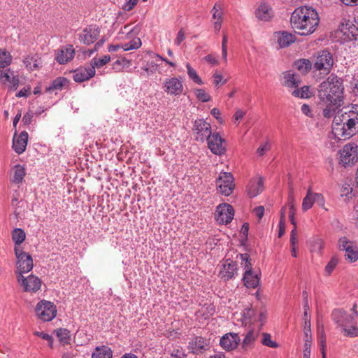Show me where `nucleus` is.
I'll return each instance as SVG.
<instances>
[{
	"label": "nucleus",
	"instance_id": "f257e3e1",
	"mask_svg": "<svg viewBox=\"0 0 358 358\" xmlns=\"http://www.w3.org/2000/svg\"><path fill=\"white\" fill-rule=\"evenodd\" d=\"M318 98L324 106L322 115L332 117L343 104L344 87L343 80L331 74L318 86Z\"/></svg>",
	"mask_w": 358,
	"mask_h": 358
},
{
	"label": "nucleus",
	"instance_id": "f03ea898",
	"mask_svg": "<svg viewBox=\"0 0 358 358\" xmlns=\"http://www.w3.org/2000/svg\"><path fill=\"white\" fill-rule=\"evenodd\" d=\"M317 10L310 6H300L294 9L290 17V24L294 32L301 36L314 33L319 24Z\"/></svg>",
	"mask_w": 358,
	"mask_h": 358
},
{
	"label": "nucleus",
	"instance_id": "7ed1b4c3",
	"mask_svg": "<svg viewBox=\"0 0 358 358\" xmlns=\"http://www.w3.org/2000/svg\"><path fill=\"white\" fill-rule=\"evenodd\" d=\"M313 72H318L320 76V78H322L329 75L332 69L333 55L327 50L319 51L313 57Z\"/></svg>",
	"mask_w": 358,
	"mask_h": 358
},
{
	"label": "nucleus",
	"instance_id": "20e7f679",
	"mask_svg": "<svg viewBox=\"0 0 358 358\" xmlns=\"http://www.w3.org/2000/svg\"><path fill=\"white\" fill-rule=\"evenodd\" d=\"M345 124H347V136L352 137L358 131V105H352L344 112Z\"/></svg>",
	"mask_w": 358,
	"mask_h": 358
},
{
	"label": "nucleus",
	"instance_id": "39448f33",
	"mask_svg": "<svg viewBox=\"0 0 358 358\" xmlns=\"http://www.w3.org/2000/svg\"><path fill=\"white\" fill-rule=\"evenodd\" d=\"M35 311L38 318L44 322L51 321L57 315L55 305L52 302L45 300H42L38 303Z\"/></svg>",
	"mask_w": 358,
	"mask_h": 358
},
{
	"label": "nucleus",
	"instance_id": "423d86ee",
	"mask_svg": "<svg viewBox=\"0 0 358 358\" xmlns=\"http://www.w3.org/2000/svg\"><path fill=\"white\" fill-rule=\"evenodd\" d=\"M340 164L343 166L354 164L358 160V146L353 143L346 144L340 151Z\"/></svg>",
	"mask_w": 358,
	"mask_h": 358
},
{
	"label": "nucleus",
	"instance_id": "0eeeda50",
	"mask_svg": "<svg viewBox=\"0 0 358 358\" xmlns=\"http://www.w3.org/2000/svg\"><path fill=\"white\" fill-rule=\"evenodd\" d=\"M331 320L336 324V328L348 327L349 324H352L357 317V314L349 315L341 308L334 309L331 315Z\"/></svg>",
	"mask_w": 358,
	"mask_h": 358
},
{
	"label": "nucleus",
	"instance_id": "6e6552de",
	"mask_svg": "<svg viewBox=\"0 0 358 358\" xmlns=\"http://www.w3.org/2000/svg\"><path fill=\"white\" fill-rule=\"evenodd\" d=\"M338 247L340 250L345 252V257L349 262H355L358 259V247L347 237L343 236L339 238Z\"/></svg>",
	"mask_w": 358,
	"mask_h": 358
},
{
	"label": "nucleus",
	"instance_id": "1a4fd4ad",
	"mask_svg": "<svg viewBox=\"0 0 358 358\" xmlns=\"http://www.w3.org/2000/svg\"><path fill=\"white\" fill-rule=\"evenodd\" d=\"M193 131L195 134V140L204 142L211 136V126L210 123L203 119L196 120L193 124Z\"/></svg>",
	"mask_w": 358,
	"mask_h": 358
},
{
	"label": "nucleus",
	"instance_id": "9d476101",
	"mask_svg": "<svg viewBox=\"0 0 358 358\" xmlns=\"http://www.w3.org/2000/svg\"><path fill=\"white\" fill-rule=\"evenodd\" d=\"M234 180L231 173L221 172L216 181L220 192L224 196L230 195L235 187Z\"/></svg>",
	"mask_w": 358,
	"mask_h": 358
},
{
	"label": "nucleus",
	"instance_id": "9b49d317",
	"mask_svg": "<svg viewBox=\"0 0 358 358\" xmlns=\"http://www.w3.org/2000/svg\"><path fill=\"white\" fill-rule=\"evenodd\" d=\"M234 210L231 205L223 203L217 206L215 217L219 224H227L230 223L234 218Z\"/></svg>",
	"mask_w": 358,
	"mask_h": 358
},
{
	"label": "nucleus",
	"instance_id": "f8f14e48",
	"mask_svg": "<svg viewBox=\"0 0 358 358\" xmlns=\"http://www.w3.org/2000/svg\"><path fill=\"white\" fill-rule=\"evenodd\" d=\"M163 90L169 95L179 96L183 93L184 87L182 80L177 77L167 78L162 85Z\"/></svg>",
	"mask_w": 358,
	"mask_h": 358
},
{
	"label": "nucleus",
	"instance_id": "ddd939ff",
	"mask_svg": "<svg viewBox=\"0 0 358 358\" xmlns=\"http://www.w3.org/2000/svg\"><path fill=\"white\" fill-rule=\"evenodd\" d=\"M334 117L332 123V134L334 135L335 138L338 140L348 139L347 136V124H345L344 113L341 115H334Z\"/></svg>",
	"mask_w": 358,
	"mask_h": 358
},
{
	"label": "nucleus",
	"instance_id": "4468645a",
	"mask_svg": "<svg viewBox=\"0 0 358 358\" xmlns=\"http://www.w3.org/2000/svg\"><path fill=\"white\" fill-rule=\"evenodd\" d=\"M210 348V340L202 336H195L188 343L189 352L196 355L204 353Z\"/></svg>",
	"mask_w": 358,
	"mask_h": 358
},
{
	"label": "nucleus",
	"instance_id": "2eb2a0df",
	"mask_svg": "<svg viewBox=\"0 0 358 358\" xmlns=\"http://www.w3.org/2000/svg\"><path fill=\"white\" fill-rule=\"evenodd\" d=\"M100 31V28L97 25H88L78 34L79 40L85 45L92 44L97 39Z\"/></svg>",
	"mask_w": 358,
	"mask_h": 358
},
{
	"label": "nucleus",
	"instance_id": "dca6fc26",
	"mask_svg": "<svg viewBox=\"0 0 358 358\" xmlns=\"http://www.w3.org/2000/svg\"><path fill=\"white\" fill-rule=\"evenodd\" d=\"M207 142L208 148L214 155H222L225 152V140L220 136L219 133H213L208 138Z\"/></svg>",
	"mask_w": 358,
	"mask_h": 358
},
{
	"label": "nucleus",
	"instance_id": "f3484780",
	"mask_svg": "<svg viewBox=\"0 0 358 358\" xmlns=\"http://www.w3.org/2000/svg\"><path fill=\"white\" fill-rule=\"evenodd\" d=\"M17 280L25 292H36L41 286V280L34 275H30L27 278H24L22 275H18Z\"/></svg>",
	"mask_w": 358,
	"mask_h": 358
},
{
	"label": "nucleus",
	"instance_id": "a211bd4d",
	"mask_svg": "<svg viewBox=\"0 0 358 358\" xmlns=\"http://www.w3.org/2000/svg\"><path fill=\"white\" fill-rule=\"evenodd\" d=\"M17 273L19 275L29 272L33 268V259L31 256L27 252L17 253Z\"/></svg>",
	"mask_w": 358,
	"mask_h": 358
},
{
	"label": "nucleus",
	"instance_id": "6ab92c4d",
	"mask_svg": "<svg viewBox=\"0 0 358 358\" xmlns=\"http://www.w3.org/2000/svg\"><path fill=\"white\" fill-rule=\"evenodd\" d=\"M240 337L236 333H227L220 340V346L227 351L236 348L240 343Z\"/></svg>",
	"mask_w": 358,
	"mask_h": 358
},
{
	"label": "nucleus",
	"instance_id": "aec40b11",
	"mask_svg": "<svg viewBox=\"0 0 358 358\" xmlns=\"http://www.w3.org/2000/svg\"><path fill=\"white\" fill-rule=\"evenodd\" d=\"M95 75L94 67H80L74 71L73 79L76 83H82L86 81Z\"/></svg>",
	"mask_w": 358,
	"mask_h": 358
},
{
	"label": "nucleus",
	"instance_id": "412c9836",
	"mask_svg": "<svg viewBox=\"0 0 358 358\" xmlns=\"http://www.w3.org/2000/svg\"><path fill=\"white\" fill-rule=\"evenodd\" d=\"M74 55L75 50L73 49V45H66V47L58 50L55 60L59 64H64L71 61L74 57Z\"/></svg>",
	"mask_w": 358,
	"mask_h": 358
},
{
	"label": "nucleus",
	"instance_id": "4be33fe9",
	"mask_svg": "<svg viewBox=\"0 0 358 358\" xmlns=\"http://www.w3.org/2000/svg\"><path fill=\"white\" fill-rule=\"evenodd\" d=\"M264 190V180L262 177L252 178L247 187L248 194L253 198L262 193Z\"/></svg>",
	"mask_w": 358,
	"mask_h": 358
},
{
	"label": "nucleus",
	"instance_id": "5701e85b",
	"mask_svg": "<svg viewBox=\"0 0 358 358\" xmlns=\"http://www.w3.org/2000/svg\"><path fill=\"white\" fill-rule=\"evenodd\" d=\"M237 264L229 259L226 260L223 264V268L220 271V275L224 280L232 279L237 275Z\"/></svg>",
	"mask_w": 358,
	"mask_h": 358
},
{
	"label": "nucleus",
	"instance_id": "b1692460",
	"mask_svg": "<svg viewBox=\"0 0 358 358\" xmlns=\"http://www.w3.org/2000/svg\"><path fill=\"white\" fill-rule=\"evenodd\" d=\"M274 36L280 48L288 47L296 41V36L286 31L275 32Z\"/></svg>",
	"mask_w": 358,
	"mask_h": 358
},
{
	"label": "nucleus",
	"instance_id": "393cba45",
	"mask_svg": "<svg viewBox=\"0 0 358 358\" xmlns=\"http://www.w3.org/2000/svg\"><path fill=\"white\" fill-rule=\"evenodd\" d=\"M301 83V79L298 75L292 71H287L282 73V84L288 87L296 88Z\"/></svg>",
	"mask_w": 358,
	"mask_h": 358
},
{
	"label": "nucleus",
	"instance_id": "a878e982",
	"mask_svg": "<svg viewBox=\"0 0 358 358\" xmlns=\"http://www.w3.org/2000/svg\"><path fill=\"white\" fill-rule=\"evenodd\" d=\"M28 141V134L27 131H22L17 138H13V148L17 154L24 152Z\"/></svg>",
	"mask_w": 358,
	"mask_h": 358
},
{
	"label": "nucleus",
	"instance_id": "bb28decb",
	"mask_svg": "<svg viewBox=\"0 0 358 358\" xmlns=\"http://www.w3.org/2000/svg\"><path fill=\"white\" fill-rule=\"evenodd\" d=\"M0 82L2 84L9 83L14 88H17L20 80L17 76H15L13 71H10V69H7L0 70Z\"/></svg>",
	"mask_w": 358,
	"mask_h": 358
},
{
	"label": "nucleus",
	"instance_id": "cd10ccee",
	"mask_svg": "<svg viewBox=\"0 0 358 358\" xmlns=\"http://www.w3.org/2000/svg\"><path fill=\"white\" fill-rule=\"evenodd\" d=\"M256 17L262 21H268L273 17V11L271 6L266 3H262L257 8Z\"/></svg>",
	"mask_w": 358,
	"mask_h": 358
},
{
	"label": "nucleus",
	"instance_id": "c85d7f7f",
	"mask_svg": "<svg viewBox=\"0 0 358 358\" xmlns=\"http://www.w3.org/2000/svg\"><path fill=\"white\" fill-rule=\"evenodd\" d=\"M23 63L29 71L38 69L42 64L41 58L36 55L27 56L23 59Z\"/></svg>",
	"mask_w": 358,
	"mask_h": 358
},
{
	"label": "nucleus",
	"instance_id": "c756f323",
	"mask_svg": "<svg viewBox=\"0 0 358 358\" xmlns=\"http://www.w3.org/2000/svg\"><path fill=\"white\" fill-rule=\"evenodd\" d=\"M294 66L303 74L308 73L311 69L313 70V61L308 59H300L294 62Z\"/></svg>",
	"mask_w": 358,
	"mask_h": 358
},
{
	"label": "nucleus",
	"instance_id": "7c9ffc66",
	"mask_svg": "<svg viewBox=\"0 0 358 358\" xmlns=\"http://www.w3.org/2000/svg\"><path fill=\"white\" fill-rule=\"evenodd\" d=\"M69 84V80L64 77H58L46 87V92H52L54 91L62 90L65 86Z\"/></svg>",
	"mask_w": 358,
	"mask_h": 358
},
{
	"label": "nucleus",
	"instance_id": "2f4dec72",
	"mask_svg": "<svg viewBox=\"0 0 358 358\" xmlns=\"http://www.w3.org/2000/svg\"><path fill=\"white\" fill-rule=\"evenodd\" d=\"M25 175L26 171L24 168L20 164H17L13 169V176L10 180L15 184H20L23 181Z\"/></svg>",
	"mask_w": 358,
	"mask_h": 358
},
{
	"label": "nucleus",
	"instance_id": "473e14b6",
	"mask_svg": "<svg viewBox=\"0 0 358 358\" xmlns=\"http://www.w3.org/2000/svg\"><path fill=\"white\" fill-rule=\"evenodd\" d=\"M259 334V330L251 329L245 335L243 343L242 348L245 350L251 348Z\"/></svg>",
	"mask_w": 358,
	"mask_h": 358
},
{
	"label": "nucleus",
	"instance_id": "72a5a7b5",
	"mask_svg": "<svg viewBox=\"0 0 358 358\" xmlns=\"http://www.w3.org/2000/svg\"><path fill=\"white\" fill-rule=\"evenodd\" d=\"M243 280L248 288H256L259 283L260 277L257 273H250L249 275H243Z\"/></svg>",
	"mask_w": 358,
	"mask_h": 358
},
{
	"label": "nucleus",
	"instance_id": "f704fd0d",
	"mask_svg": "<svg viewBox=\"0 0 358 358\" xmlns=\"http://www.w3.org/2000/svg\"><path fill=\"white\" fill-rule=\"evenodd\" d=\"M112 350L106 345L96 347L92 355V358H112Z\"/></svg>",
	"mask_w": 358,
	"mask_h": 358
},
{
	"label": "nucleus",
	"instance_id": "c9c22d12",
	"mask_svg": "<svg viewBox=\"0 0 358 358\" xmlns=\"http://www.w3.org/2000/svg\"><path fill=\"white\" fill-rule=\"evenodd\" d=\"M315 193H313L309 189L307 192L306 196L303 199L302 203V209L304 211H306L312 208L313 203H315Z\"/></svg>",
	"mask_w": 358,
	"mask_h": 358
},
{
	"label": "nucleus",
	"instance_id": "e433bc0d",
	"mask_svg": "<svg viewBox=\"0 0 358 358\" xmlns=\"http://www.w3.org/2000/svg\"><path fill=\"white\" fill-rule=\"evenodd\" d=\"M12 59L13 57L9 52L0 49V69H4L9 66Z\"/></svg>",
	"mask_w": 358,
	"mask_h": 358
},
{
	"label": "nucleus",
	"instance_id": "4c0bfd02",
	"mask_svg": "<svg viewBox=\"0 0 358 358\" xmlns=\"http://www.w3.org/2000/svg\"><path fill=\"white\" fill-rule=\"evenodd\" d=\"M292 94L295 97L302 98V99H308L312 96V93L310 91V88L308 86H303L301 88L295 89Z\"/></svg>",
	"mask_w": 358,
	"mask_h": 358
},
{
	"label": "nucleus",
	"instance_id": "58836bf2",
	"mask_svg": "<svg viewBox=\"0 0 358 358\" xmlns=\"http://www.w3.org/2000/svg\"><path fill=\"white\" fill-rule=\"evenodd\" d=\"M241 259V264L243 266L245 269L244 274L246 275H249L250 273H252V268L251 264V259L250 258V255L248 253L241 254L240 255Z\"/></svg>",
	"mask_w": 358,
	"mask_h": 358
},
{
	"label": "nucleus",
	"instance_id": "ea45409f",
	"mask_svg": "<svg viewBox=\"0 0 358 358\" xmlns=\"http://www.w3.org/2000/svg\"><path fill=\"white\" fill-rule=\"evenodd\" d=\"M341 331L345 336H358V327L356 326V320H355L352 324H349L348 327H343Z\"/></svg>",
	"mask_w": 358,
	"mask_h": 358
},
{
	"label": "nucleus",
	"instance_id": "a19ab883",
	"mask_svg": "<svg viewBox=\"0 0 358 358\" xmlns=\"http://www.w3.org/2000/svg\"><path fill=\"white\" fill-rule=\"evenodd\" d=\"M223 6L220 1L216 2L211 9L213 18L216 20H222Z\"/></svg>",
	"mask_w": 358,
	"mask_h": 358
},
{
	"label": "nucleus",
	"instance_id": "79ce46f5",
	"mask_svg": "<svg viewBox=\"0 0 358 358\" xmlns=\"http://www.w3.org/2000/svg\"><path fill=\"white\" fill-rule=\"evenodd\" d=\"M141 45V41L140 38H136L129 42L122 43L120 45V48L124 51H129L131 50L138 49Z\"/></svg>",
	"mask_w": 358,
	"mask_h": 358
},
{
	"label": "nucleus",
	"instance_id": "37998d69",
	"mask_svg": "<svg viewBox=\"0 0 358 358\" xmlns=\"http://www.w3.org/2000/svg\"><path fill=\"white\" fill-rule=\"evenodd\" d=\"M12 238L15 245H20L25 239V233L22 229L16 228L13 231Z\"/></svg>",
	"mask_w": 358,
	"mask_h": 358
},
{
	"label": "nucleus",
	"instance_id": "c03bdc74",
	"mask_svg": "<svg viewBox=\"0 0 358 358\" xmlns=\"http://www.w3.org/2000/svg\"><path fill=\"white\" fill-rule=\"evenodd\" d=\"M56 334L59 340L64 344H67L70 341V331L64 328H59L56 330Z\"/></svg>",
	"mask_w": 358,
	"mask_h": 358
},
{
	"label": "nucleus",
	"instance_id": "a18cd8bd",
	"mask_svg": "<svg viewBox=\"0 0 358 358\" xmlns=\"http://www.w3.org/2000/svg\"><path fill=\"white\" fill-rule=\"evenodd\" d=\"M187 75L189 78L195 83L199 85H203L201 78L198 76L195 69H194L189 63L186 64Z\"/></svg>",
	"mask_w": 358,
	"mask_h": 358
},
{
	"label": "nucleus",
	"instance_id": "49530a36",
	"mask_svg": "<svg viewBox=\"0 0 358 358\" xmlns=\"http://www.w3.org/2000/svg\"><path fill=\"white\" fill-rule=\"evenodd\" d=\"M324 242L321 238L315 237L311 241L310 250L314 252H320L323 249Z\"/></svg>",
	"mask_w": 358,
	"mask_h": 358
},
{
	"label": "nucleus",
	"instance_id": "de8ad7c7",
	"mask_svg": "<svg viewBox=\"0 0 358 358\" xmlns=\"http://www.w3.org/2000/svg\"><path fill=\"white\" fill-rule=\"evenodd\" d=\"M110 60V57L109 55H104L101 58H94L91 61V66L90 67H94V69L95 70V68H100L105 64H106L108 62H109Z\"/></svg>",
	"mask_w": 358,
	"mask_h": 358
},
{
	"label": "nucleus",
	"instance_id": "09e8293b",
	"mask_svg": "<svg viewBox=\"0 0 358 358\" xmlns=\"http://www.w3.org/2000/svg\"><path fill=\"white\" fill-rule=\"evenodd\" d=\"M263 338L262 341V343L267 347L272 348H276L278 347V344L271 340V335L268 333H263L262 334Z\"/></svg>",
	"mask_w": 358,
	"mask_h": 358
},
{
	"label": "nucleus",
	"instance_id": "8fccbe9b",
	"mask_svg": "<svg viewBox=\"0 0 358 358\" xmlns=\"http://www.w3.org/2000/svg\"><path fill=\"white\" fill-rule=\"evenodd\" d=\"M196 98L202 102H208L210 100V96L203 89H196L195 90Z\"/></svg>",
	"mask_w": 358,
	"mask_h": 358
},
{
	"label": "nucleus",
	"instance_id": "3c124183",
	"mask_svg": "<svg viewBox=\"0 0 358 358\" xmlns=\"http://www.w3.org/2000/svg\"><path fill=\"white\" fill-rule=\"evenodd\" d=\"M337 264L338 259L336 257H332L325 266L324 270L327 275H331L334 269L336 268Z\"/></svg>",
	"mask_w": 358,
	"mask_h": 358
},
{
	"label": "nucleus",
	"instance_id": "603ef678",
	"mask_svg": "<svg viewBox=\"0 0 358 358\" xmlns=\"http://www.w3.org/2000/svg\"><path fill=\"white\" fill-rule=\"evenodd\" d=\"M304 341H309L310 347H311V336H310V321H305V327H304Z\"/></svg>",
	"mask_w": 358,
	"mask_h": 358
},
{
	"label": "nucleus",
	"instance_id": "864d4df0",
	"mask_svg": "<svg viewBox=\"0 0 358 358\" xmlns=\"http://www.w3.org/2000/svg\"><path fill=\"white\" fill-rule=\"evenodd\" d=\"M138 0H127L125 3L122 6V9L126 11L131 10L137 4Z\"/></svg>",
	"mask_w": 358,
	"mask_h": 358
},
{
	"label": "nucleus",
	"instance_id": "5fc2aeb1",
	"mask_svg": "<svg viewBox=\"0 0 358 358\" xmlns=\"http://www.w3.org/2000/svg\"><path fill=\"white\" fill-rule=\"evenodd\" d=\"M315 203H317L320 207L324 208L327 210V208H324V199L322 194L320 193H315Z\"/></svg>",
	"mask_w": 358,
	"mask_h": 358
},
{
	"label": "nucleus",
	"instance_id": "6e6d98bb",
	"mask_svg": "<svg viewBox=\"0 0 358 358\" xmlns=\"http://www.w3.org/2000/svg\"><path fill=\"white\" fill-rule=\"evenodd\" d=\"M270 148H271V145H270L269 143H268V142H266L265 143H264V144L261 145L258 148V149H257V152L258 153V155H259V156H262V155H264V153H265L266 151L269 150H270Z\"/></svg>",
	"mask_w": 358,
	"mask_h": 358
},
{
	"label": "nucleus",
	"instance_id": "4d7b16f0",
	"mask_svg": "<svg viewBox=\"0 0 358 358\" xmlns=\"http://www.w3.org/2000/svg\"><path fill=\"white\" fill-rule=\"evenodd\" d=\"M309 341H305L303 358H310L311 347Z\"/></svg>",
	"mask_w": 358,
	"mask_h": 358
},
{
	"label": "nucleus",
	"instance_id": "13d9d810",
	"mask_svg": "<svg viewBox=\"0 0 358 358\" xmlns=\"http://www.w3.org/2000/svg\"><path fill=\"white\" fill-rule=\"evenodd\" d=\"M301 110L302 113L304 114L305 115L310 117H313L312 109L309 105L306 103L303 104L301 106Z\"/></svg>",
	"mask_w": 358,
	"mask_h": 358
},
{
	"label": "nucleus",
	"instance_id": "bf43d9fd",
	"mask_svg": "<svg viewBox=\"0 0 358 358\" xmlns=\"http://www.w3.org/2000/svg\"><path fill=\"white\" fill-rule=\"evenodd\" d=\"M185 32L182 29H181L177 34L176 38L175 39V44L177 45H180V43L185 40Z\"/></svg>",
	"mask_w": 358,
	"mask_h": 358
},
{
	"label": "nucleus",
	"instance_id": "052dcab7",
	"mask_svg": "<svg viewBox=\"0 0 358 358\" xmlns=\"http://www.w3.org/2000/svg\"><path fill=\"white\" fill-rule=\"evenodd\" d=\"M31 87H24L22 90H20L17 94V97H27L29 94H30Z\"/></svg>",
	"mask_w": 358,
	"mask_h": 358
},
{
	"label": "nucleus",
	"instance_id": "680f3d73",
	"mask_svg": "<svg viewBox=\"0 0 358 358\" xmlns=\"http://www.w3.org/2000/svg\"><path fill=\"white\" fill-rule=\"evenodd\" d=\"M298 243L297 238H296V229L294 228L290 234V244L292 247H294Z\"/></svg>",
	"mask_w": 358,
	"mask_h": 358
},
{
	"label": "nucleus",
	"instance_id": "e2e57ef3",
	"mask_svg": "<svg viewBox=\"0 0 358 358\" xmlns=\"http://www.w3.org/2000/svg\"><path fill=\"white\" fill-rule=\"evenodd\" d=\"M254 213L259 218V220H260L262 218L264 213V206H259L256 207L254 209Z\"/></svg>",
	"mask_w": 358,
	"mask_h": 358
},
{
	"label": "nucleus",
	"instance_id": "0e129e2a",
	"mask_svg": "<svg viewBox=\"0 0 358 358\" xmlns=\"http://www.w3.org/2000/svg\"><path fill=\"white\" fill-rule=\"evenodd\" d=\"M213 78H214V85L216 86L218 85L220 83H222V84H225L227 82V80H224L222 81V75L217 73V71L213 74Z\"/></svg>",
	"mask_w": 358,
	"mask_h": 358
},
{
	"label": "nucleus",
	"instance_id": "69168bd1",
	"mask_svg": "<svg viewBox=\"0 0 358 358\" xmlns=\"http://www.w3.org/2000/svg\"><path fill=\"white\" fill-rule=\"evenodd\" d=\"M32 118H33L32 113L28 112L24 115V116L22 117V122L25 125H29L31 123Z\"/></svg>",
	"mask_w": 358,
	"mask_h": 358
},
{
	"label": "nucleus",
	"instance_id": "338daca9",
	"mask_svg": "<svg viewBox=\"0 0 358 358\" xmlns=\"http://www.w3.org/2000/svg\"><path fill=\"white\" fill-rule=\"evenodd\" d=\"M245 112L241 110V109H238L236 110L234 115V118L235 120V121H238L240 120H241L243 116L245 115Z\"/></svg>",
	"mask_w": 358,
	"mask_h": 358
},
{
	"label": "nucleus",
	"instance_id": "774afa93",
	"mask_svg": "<svg viewBox=\"0 0 358 358\" xmlns=\"http://www.w3.org/2000/svg\"><path fill=\"white\" fill-rule=\"evenodd\" d=\"M204 59H205L207 62H208V63H210V64H213V65H215V64H217V59H215L213 55H206V56L204 57Z\"/></svg>",
	"mask_w": 358,
	"mask_h": 358
}]
</instances>
